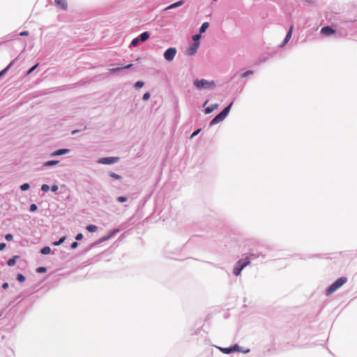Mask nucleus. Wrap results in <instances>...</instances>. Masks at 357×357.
<instances>
[{"label": "nucleus", "instance_id": "nucleus-1", "mask_svg": "<svg viewBox=\"0 0 357 357\" xmlns=\"http://www.w3.org/2000/svg\"><path fill=\"white\" fill-rule=\"evenodd\" d=\"M347 282V279L345 277L338 278L326 290V295L330 296L333 294L336 290L340 288Z\"/></svg>", "mask_w": 357, "mask_h": 357}, {"label": "nucleus", "instance_id": "nucleus-2", "mask_svg": "<svg viewBox=\"0 0 357 357\" xmlns=\"http://www.w3.org/2000/svg\"><path fill=\"white\" fill-rule=\"evenodd\" d=\"M232 103H230L228 106H227L220 114H218L211 121V125H214L218 122L222 121L228 114Z\"/></svg>", "mask_w": 357, "mask_h": 357}, {"label": "nucleus", "instance_id": "nucleus-3", "mask_svg": "<svg viewBox=\"0 0 357 357\" xmlns=\"http://www.w3.org/2000/svg\"><path fill=\"white\" fill-rule=\"evenodd\" d=\"M194 84L197 89L212 88L215 86L213 81H207L206 79H196Z\"/></svg>", "mask_w": 357, "mask_h": 357}, {"label": "nucleus", "instance_id": "nucleus-4", "mask_svg": "<svg viewBox=\"0 0 357 357\" xmlns=\"http://www.w3.org/2000/svg\"><path fill=\"white\" fill-rule=\"evenodd\" d=\"M176 50L174 47L168 48L164 53V57L166 60L171 61L175 57Z\"/></svg>", "mask_w": 357, "mask_h": 357}, {"label": "nucleus", "instance_id": "nucleus-5", "mask_svg": "<svg viewBox=\"0 0 357 357\" xmlns=\"http://www.w3.org/2000/svg\"><path fill=\"white\" fill-rule=\"evenodd\" d=\"M119 158L117 157L102 158L98 161V162L101 164L109 165L116 162L119 161Z\"/></svg>", "mask_w": 357, "mask_h": 357}, {"label": "nucleus", "instance_id": "nucleus-6", "mask_svg": "<svg viewBox=\"0 0 357 357\" xmlns=\"http://www.w3.org/2000/svg\"><path fill=\"white\" fill-rule=\"evenodd\" d=\"M320 33L325 36H329L334 34L335 33V30L330 26H326L321 29Z\"/></svg>", "mask_w": 357, "mask_h": 357}, {"label": "nucleus", "instance_id": "nucleus-7", "mask_svg": "<svg viewBox=\"0 0 357 357\" xmlns=\"http://www.w3.org/2000/svg\"><path fill=\"white\" fill-rule=\"evenodd\" d=\"M199 46V42L194 43V44L187 50V51H186L187 54L189 56H191V55H193L194 54H195Z\"/></svg>", "mask_w": 357, "mask_h": 357}, {"label": "nucleus", "instance_id": "nucleus-8", "mask_svg": "<svg viewBox=\"0 0 357 357\" xmlns=\"http://www.w3.org/2000/svg\"><path fill=\"white\" fill-rule=\"evenodd\" d=\"M55 3L57 7L62 10H66L68 8V4L66 0H54Z\"/></svg>", "mask_w": 357, "mask_h": 357}, {"label": "nucleus", "instance_id": "nucleus-9", "mask_svg": "<svg viewBox=\"0 0 357 357\" xmlns=\"http://www.w3.org/2000/svg\"><path fill=\"white\" fill-rule=\"evenodd\" d=\"M69 151H70V150L67 149H59V150L53 152L51 154V155L52 156L61 155H64V154L69 153Z\"/></svg>", "mask_w": 357, "mask_h": 357}, {"label": "nucleus", "instance_id": "nucleus-10", "mask_svg": "<svg viewBox=\"0 0 357 357\" xmlns=\"http://www.w3.org/2000/svg\"><path fill=\"white\" fill-rule=\"evenodd\" d=\"M292 31H293V26H291V27H290L287 34L286 35V37H285V38H284L282 45H284L290 40V38L291 37Z\"/></svg>", "mask_w": 357, "mask_h": 357}, {"label": "nucleus", "instance_id": "nucleus-11", "mask_svg": "<svg viewBox=\"0 0 357 357\" xmlns=\"http://www.w3.org/2000/svg\"><path fill=\"white\" fill-rule=\"evenodd\" d=\"M183 3H184V1L183 0L178 1H177L176 3H174L171 4L168 7H167L166 10H169V9H172V8H175L179 7V6H182Z\"/></svg>", "mask_w": 357, "mask_h": 357}, {"label": "nucleus", "instance_id": "nucleus-12", "mask_svg": "<svg viewBox=\"0 0 357 357\" xmlns=\"http://www.w3.org/2000/svg\"><path fill=\"white\" fill-rule=\"evenodd\" d=\"M249 264H250V260L248 258L240 259V260H238V261L237 263V264L239 265L243 268H245Z\"/></svg>", "mask_w": 357, "mask_h": 357}, {"label": "nucleus", "instance_id": "nucleus-13", "mask_svg": "<svg viewBox=\"0 0 357 357\" xmlns=\"http://www.w3.org/2000/svg\"><path fill=\"white\" fill-rule=\"evenodd\" d=\"M149 33L146 31L141 33L139 38L142 42H144L149 39Z\"/></svg>", "mask_w": 357, "mask_h": 357}, {"label": "nucleus", "instance_id": "nucleus-14", "mask_svg": "<svg viewBox=\"0 0 357 357\" xmlns=\"http://www.w3.org/2000/svg\"><path fill=\"white\" fill-rule=\"evenodd\" d=\"M218 108V105L215 104L211 105V107H208L205 109L206 114H210L212 112L214 109H216Z\"/></svg>", "mask_w": 357, "mask_h": 357}, {"label": "nucleus", "instance_id": "nucleus-15", "mask_svg": "<svg viewBox=\"0 0 357 357\" xmlns=\"http://www.w3.org/2000/svg\"><path fill=\"white\" fill-rule=\"evenodd\" d=\"M18 258V256H14L13 258L10 259L7 264L9 266H13L16 263V259Z\"/></svg>", "mask_w": 357, "mask_h": 357}, {"label": "nucleus", "instance_id": "nucleus-16", "mask_svg": "<svg viewBox=\"0 0 357 357\" xmlns=\"http://www.w3.org/2000/svg\"><path fill=\"white\" fill-rule=\"evenodd\" d=\"M51 252V248L48 246L44 247L40 250V253L43 255H48Z\"/></svg>", "mask_w": 357, "mask_h": 357}, {"label": "nucleus", "instance_id": "nucleus-17", "mask_svg": "<svg viewBox=\"0 0 357 357\" xmlns=\"http://www.w3.org/2000/svg\"><path fill=\"white\" fill-rule=\"evenodd\" d=\"M243 270V268L241 267L239 265L236 266L234 268V274L236 276L239 275L241 274V271Z\"/></svg>", "mask_w": 357, "mask_h": 357}, {"label": "nucleus", "instance_id": "nucleus-18", "mask_svg": "<svg viewBox=\"0 0 357 357\" xmlns=\"http://www.w3.org/2000/svg\"><path fill=\"white\" fill-rule=\"evenodd\" d=\"M132 64H129V65H127V66H124L123 68H112V69H110V71L111 72H116V71H119V70H120L121 69H129V68H130L132 67Z\"/></svg>", "mask_w": 357, "mask_h": 357}, {"label": "nucleus", "instance_id": "nucleus-19", "mask_svg": "<svg viewBox=\"0 0 357 357\" xmlns=\"http://www.w3.org/2000/svg\"><path fill=\"white\" fill-rule=\"evenodd\" d=\"M86 229H87L89 232H95V231H97L98 227H97L96 225H88V226H87Z\"/></svg>", "mask_w": 357, "mask_h": 357}, {"label": "nucleus", "instance_id": "nucleus-20", "mask_svg": "<svg viewBox=\"0 0 357 357\" xmlns=\"http://www.w3.org/2000/svg\"><path fill=\"white\" fill-rule=\"evenodd\" d=\"M209 26L208 22H204L200 28V33H204Z\"/></svg>", "mask_w": 357, "mask_h": 357}, {"label": "nucleus", "instance_id": "nucleus-21", "mask_svg": "<svg viewBox=\"0 0 357 357\" xmlns=\"http://www.w3.org/2000/svg\"><path fill=\"white\" fill-rule=\"evenodd\" d=\"M58 162H59L58 160H50V161L45 162L44 166H45V167L53 166V165H56Z\"/></svg>", "mask_w": 357, "mask_h": 357}, {"label": "nucleus", "instance_id": "nucleus-22", "mask_svg": "<svg viewBox=\"0 0 357 357\" xmlns=\"http://www.w3.org/2000/svg\"><path fill=\"white\" fill-rule=\"evenodd\" d=\"M224 354H229L234 352V349H231V347L229 348H220V349Z\"/></svg>", "mask_w": 357, "mask_h": 357}, {"label": "nucleus", "instance_id": "nucleus-23", "mask_svg": "<svg viewBox=\"0 0 357 357\" xmlns=\"http://www.w3.org/2000/svg\"><path fill=\"white\" fill-rule=\"evenodd\" d=\"M140 39L139 37L135 38L132 40V43H131V45L133 46V47H136L138 45L139 43Z\"/></svg>", "mask_w": 357, "mask_h": 357}, {"label": "nucleus", "instance_id": "nucleus-24", "mask_svg": "<svg viewBox=\"0 0 357 357\" xmlns=\"http://www.w3.org/2000/svg\"><path fill=\"white\" fill-rule=\"evenodd\" d=\"M17 279L20 282H24L25 281V277L22 274H18Z\"/></svg>", "mask_w": 357, "mask_h": 357}, {"label": "nucleus", "instance_id": "nucleus-25", "mask_svg": "<svg viewBox=\"0 0 357 357\" xmlns=\"http://www.w3.org/2000/svg\"><path fill=\"white\" fill-rule=\"evenodd\" d=\"M65 239H66L65 237H63V238H60L59 241L54 242L53 245L58 246V245H61L62 243H63Z\"/></svg>", "mask_w": 357, "mask_h": 357}, {"label": "nucleus", "instance_id": "nucleus-26", "mask_svg": "<svg viewBox=\"0 0 357 357\" xmlns=\"http://www.w3.org/2000/svg\"><path fill=\"white\" fill-rule=\"evenodd\" d=\"M41 190L43 191V192H48L49 190H50V186L47 184H43L41 187Z\"/></svg>", "mask_w": 357, "mask_h": 357}, {"label": "nucleus", "instance_id": "nucleus-27", "mask_svg": "<svg viewBox=\"0 0 357 357\" xmlns=\"http://www.w3.org/2000/svg\"><path fill=\"white\" fill-rule=\"evenodd\" d=\"M252 74H253V72H252V70H249L245 71V72L242 75V77H248V76H249V75H252Z\"/></svg>", "mask_w": 357, "mask_h": 357}, {"label": "nucleus", "instance_id": "nucleus-28", "mask_svg": "<svg viewBox=\"0 0 357 357\" xmlns=\"http://www.w3.org/2000/svg\"><path fill=\"white\" fill-rule=\"evenodd\" d=\"M144 83L142 82V81H137L135 84V86L136 88H141L144 86Z\"/></svg>", "mask_w": 357, "mask_h": 357}, {"label": "nucleus", "instance_id": "nucleus-29", "mask_svg": "<svg viewBox=\"0 0 357 357\" xmlns=\"http://www.w3.org/2000/svg\"><path fill=\"white\" fill-rule=\"evenodd\" d=\"M22 190H27L29 188V184L24 183L20 186Z\"/></svg>", "mask_w": 357, "mask_h": 357}, {"label": "nucleus", "instance_id": "nucleus-30", "mask_svg": "<svg viewBox=\"0 0 357 357\" xmlns=\"http://www.w3.org/2000/svg\"><path fill=\"white\" fill-rule=\"evenodd\" d=\"M109 175L111 177H112L115 179H121L122 178L121 176L116 174L115 173H111Z\"/></svg>", "mask_w": 357, "mask_h": 357}, {"label": "nucleus", "instance_id": "nucleus-31", "mask_svg": "<svg viewBox=\"0 0 357 357\" xmlns=\"http://www.w3.org/2000/svg\"><path fill=\"white\" fill-rule=\"evenodd\" d=\"M200 37L201 36L199 34L195 35L192 36V40L195 43H197V42H199Z\"/></svg>", "mask_w": 357, "mask_h": 357}, {"label": "nucleus", "instance_id": "nucleus-32", "mask_svg": "<svg viewBox=\"0 0 357 357\" xmlns=\"http://www.w3.org/2000/svg\"><path fill=\"white\" fill-rule=\"evenodd\" d=\"M150 96H151L150 93L149 92H146V93H145L144 94L142 98H143L144 100H147L148 99H149Z\"/></svg>", "mask_w": 357, "mask_h": 357}, {"label": "nucleus", "instance_id": "nucleus-33", "mask_svg": "<svg viewBox=\"0 0 357 357\" xmlns=\"http://www.w3.org/2000/svg\"><path fill=\"white\" fill-rule=\"evenodd\" d=\"M13 65V62H11L4 70L0 72V77L4 74V73L10 68V66Z\"/></svg>", "mask_w": 357, "mask_h": 357}, {"label": "nucleus", "instance_id": "nucleus-34", "mask_svg": "<svg viewBox=\"0 0 357 357\" xmlns=\"http://www.w3.org/2000/svg\"><path fill=\"white\" fill-rule=\"evenodd\" d=\"M46 271H47V269L45 267H39L37 269L38 273H45Z\"/></svg>", "mask_w": 357, "mask_h": 357}, {"label": "nucleus", "instance_id": "nucleus-35", "mask_svg": "<svg viewBox=\"0 0 357 357\" xmlns=\"http://www.w3.org/2000/svg\"><path fill=\"white\" fill-rule=\"evenodd\" d=\"M5 238H6V241H10L13 240V236L12 234H6V236H5Z\"/></svg>", "mask_w": 357, "mask_h": 357}, {"label": "nucleus", "instance_id": "nucleus-36", "mask_svg": "<svg viewBox=\"0 0 357 357\" xmlns=\"http://www.w3.org/2000/svg\"><path fill=\"white\" fill-rule=\"evenodd\" d=\"M117 200L119 202H124L126 201H127V198L126 197H119L117 198Z\"/></svg>", "mask_w": 357, "mask_h": 357}, {"label": "nucleus", "instance_id": "nucleus-37", "mask_svg": "<svg viewBox=\"0 0 357 357\" xmlns=\"http://www.w3.org/2000/svg\"><path fill=\"white\" fill-rule=\"evenodd\" d=\"M37 209V206L35 204H33L30 206V211L31 212L35 211Z\"/></svg>", "mask_w": 357, "mask_h": 357}, {"label": "nucleus", "instance_id": "nucleus-38", "mask_svg": "<svg viewBox=\"0 0 357 357\" xmlns=\"http://www.w3.org/2000/svg\"><path fill=\"white\" fill-rule=\"evenodd\" d=\"M83 238V235L82 234H78L76 237H75V239L77 241H80Z\"/></svg>", "mask_w": 357, "mask_h": 357}, {"label": "nucleus", "instance_id": "nucleus-39", "mask_svg": "<svg viewBox=\"0 0 357 357\" xmlns=\"http://www.w3.org/2000/svg\"><path fill=\"white\" fill-rule=\"evenodd\" d=\"M231 349H234V351H240L239 346L238 344H235L234 347H232Z\"/></svg>", "mask_w": 357, "mask_h": 357}, {"label": "nucleus", "instance_id": "nucleus-40", "mask_svg": "<svg viewBox=\"0 0 357 357\" xmlns=\"http://www.w3.org/2000/svg\"><path fill=\"white\" fill-rule=\"evenodd\" d=\"M29 35V32L25 31H22L20 33V36H26Z\"/></svg>", "mask_w": 357, "mask_h": 357}, {"label": "nucleus", "instance_id": "nucleus-41", "mask_svg": "<svg viewBox=\"0 0 357 357\" xmlns=\"http://www.w3.org/2000/svg\"><path fill=\"white\" fill-rule=\"evenodd\" d=\"M201 131V129H198L197 130H195L191 135V137H193L195 136H196L199 132Z\"/></svg>", "mask_w": 357, "mask_h": 357}, {"label": "nucleus", "instance_id": "nucleus-42", "mask_svg": "<svg viewBox=\"0 0 357 357\" xmlns=\"http://www.w3.org/2000/svg\"><path fill=\"white\" fill-rule=\"evenodd\" d=\"M58 189H59V187H58V185H53L52 186V190L53 192H56V191H57V190H58Z\"/></svg>", "mask_w": 357, "mask_h": 357}, {"label": "nucleus", "instance_id": "nucleus-43", "mask_svg": "<svg viewBox=\"0 0 357 357\" xmlns=\"http://www.w3.org/2000/svg\"><path fill=\"white\" fill-rule=\"evenodd\" d=\"M77 246H78V243H77V242H73V243L71 244V248H72L73 249L76 248Z\"/></svg>", "mask_w": 357, "mask_h": 357}, {"label": "nucleus", "instance_id": "nucleus-44", "mask_svg": "<svg viewBox=\"0 0 357 357\" xmlns=\"http://www.w3.org/2000/svg\"><path fill=\"white\" fill-rule=\"evenodd\" d=\"M8 286H9L8 283L5 282V283L3 284L2 288L6 290V289H7L8 288Z\"/></svg>", "mask_w": 357, "mask_h": 357}, {"label": "nucleus", "instance_id": "nucleus-45", "mask_svg": "<svg viewBox=\"0 0 357 357\" xmlns=\"http://www.w3.org/2000/svg\"><path fill=\"white\" fill-rule=\"evenodd\" d=\"M6 248V243H0V250H3Z\"/></svg>", "mask_w": 357, "mask_h": 357}, {"label": "nucleus", "instance_id": "nucleus-46", "mask_svg": "<svg viewBox=\"0 0 357 357\" xmlns=\"http://www.w3.org/2000/svg\"><path fill=\"white\" fill-rule=\"evenodd\" d=\"M38 64L35 65L34 66H33L32 68H30V70H29V73H31V72H33L37 67Z\"/></svg>", "mask_w": 357, "mask_h": 357}, {"label": "nucleus", "instance_id": "nucleus-47", "mask_svg": "<svg viewBox=\"0 0 357 357\" xmlns=\"http://www.w3.org/2000/svg\"><path fill=\"white\" fill-rule=\"evenodd\" d=\"M78 132H79V130H75L72 131V135L77 134Z\"/></svg>", "mask_w": 357, "mask_h": 357}]
</instances>
